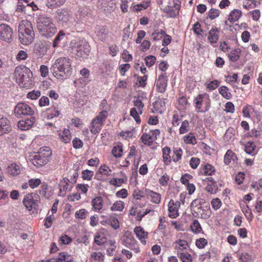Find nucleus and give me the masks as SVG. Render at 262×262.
<instances>
[{
  "mask_svg": "<svg viewBox=\"0 0 262 262\" xmlns=\"http://www.w3.org/2000/svg\"><path fill=\"white\" fill-rule=\"evenodd\" d=\"M88 215V212L84 209H81L77 211L75 213V216L76 219H84Z\"/></svg>",
  "mask_w": 262,
  "mask_h": 262,
  "instance_id": "nucleus-52",
  "label": "nucleus"
},
{
  "mask_svg": "<svg viewBox=\"0 0 262 262\" xmlns=\"http://www.w3.org/2000/svg\"><path fill=\"white\" fill-rule=\"evenodd\" d=\"M237 160L236 155L231 149L228 150L224 157V162L227 165L232 162L237 163Z\"/></svg>",
  "mask_w": 262,
  "mask_h": 262,
  "instance_id": "nucleus-25",
  "label": "nucleus"
},
{
  "mask_svg": "<svg viewBox=\"0 0 262 262\" xmlns=\"http://www.w3.org/2000/svg\"><path fill=\"white\" fill-rule=\"evenodd\" d=\"M12 127L7 117L0 115V136L9 133Z\"/></svg>",
  "mask_w": 262,
  "mask_h": 262,
  "instance_id": "nucleus-15",
  "label": "nucleus"
},
{
  "mask_svg": "<svg viewBox=\"0 0 262 262\" xmlns=\"http://www.w3.org/2000/svg\"><path fill=\"white\" fill-rule=\"evenodd\" d=\"M58 259L59 262H72V257L65 253H60L58 255Z\"/></svg>",
  "mask_w": 262,
  "mask_h": 262,
  "instance_id": "nucleus-58",
  "label": "nucleus"
},
{
  "mask_svg": "<svg viewBox=\"0 0 262 262\" xmlns=\"http://www.w3.org/2000/svg\"><path fill=\"white\" fill-rule=\"evenodd\" d=\"M134 232L137 237L140 241L143 244H146V239L148 237V232L141 226H137L134 228Z\"/></svg>",
  "mask_w": 262,
  "mask_h": 262,
  "instance_id": "nucleus-20",
  "label": "nucleus"
},
{
  "mask_svg": "<svg viewBox=\"0 0 262 262\" xmlns=\"http://www.w3.org/2000/svg\"><path fill=\"white\" fill-rule=\"evenodd\" d=\"M92 203L94 209L96 211H99L102 208L103 200L102 197L96 196L92 200Z\"/></svg>",
  "mask_w": 262,
  "mask_h": 262,
  "instance_id": "nucleus-33",
  "label": "nucleus"
},
{
  "mask_svg": "<svg viewBox=\"0 0 262 262\" xmlns=\"http://www.w3.org/2000/svg\"><path fill=\"white\" fill-rule=\"evenodd\" d=\"M174 248L177 255L185 252L189 248L188 242L183 239H180L177 240L174 243Z\"/></svg>",
  "mask_w": 262,
  "mask_h": 262,
  "instance_id": "nucleus-21",
  "label": "nucleus"
},
{
  "mask_svg": "<svg viewBox=\"0 0 262 262\" xmlns=\"http://www.w3.org/2000/svg\"><path fill=\"white\" fill-rule=\"evenodd\" d=\"M190 227L192 232L195 233H200L202 230L200 224L197 220H194L193 221V222L191 224Z\"/></svg>",
  "mask_w": 262,
  "mask_h": 262,
  "instance_id": "nucleus-49",
  "label": "nucleus"
},
{
  "mask_svg": "<svg viewBox=\"0 0 262 262\" xmlns=\"http://www.w3.org/2000/svg\"><path fill=\"white\" fill-rule=\"evenodd\" d=\"M12 29L7 25H0V40L9 41L12 37Z\"/></svg>",
  "mask_w": 262,
  "mask_h": 262,
  "instance_id": "nucleus-11",
  "label": "nucleus"
},
{
  "mask_svg": "<svg viewBox=\"0 0 262 262\" xmlns=\"http://www.w3.org/2000/svg\"><path fill=\"white\" fill-rule=\"evenodd\" d=\"M8 172L13 176H16L18 175L21 172V167L18 164H17L15 163H12L9 166H8Z\"/></svg>",
  "mask_w": 262,
  "mask_h": 262,
  "instance_id": "nucleus-31",
  "label": "nucleus"
},
{
  "mask_svg": "<svg viewBox=\"0 0 262 262\" xmlns=\"http://www.w3.org/2000/svg\"><path fill=\"white\" fill-rule=\"evenodd\" d=\"M194 103L198 112L204 113L209 110L210 107V99L207 93L199 95L195 100Z\"/></svg>",
  "mask_w": 262,
  "mask_h": 262,
  "instance_id": "nucleus-6",
  "label": "nucleus"
},
{
  "mask_svg": "<svg viewBox=\"0 0 262 262\" xmlns=\"http://www.w3.org/2000/svg\"><path fill=\"white\" fill-rule=\"evenodd\" d=\"M72 188V186L70 184V180L67 178H64L59 184V195L64 196L67 192L71 190Z\"/></svg>",
  "mask_w": 262,
  "mask_h": 262,
  "instance_id": "nucleus-14",
  "label": "nucleus"
},
{
  "mask_svg": "<svg viewBox=\"0 0 262 262\" xmlns=\"http://www.w3.org/2000/svg\"><path fill=\"white\" fill-rule=\"evenodd\" d=\"M170 152L171 149L169 147L166 146L163 149V159L166 165H169L171 162Z\"/></svg>",
  "mask_w": 262,
  "mask_h": 262,
  "instance_id": "nucleus-36",
  "label": "nucleus"
},
{
  "mask_svg": "<svg viewBox=\"0 0 262 262\" xmlns=\"http://www.w3.org/2000/svg\"><path fill=\"white\" fill-rule=\"evenodd\" d=\"M54 219L55 216L54 215L52 214H49V216H48L46 217L44 224V225L46 227V228H49L50 227H51L53 223V221H54Z\"/></svg>",
  "mask_w": 262,
  "mask_h": 262,
  "instance_id": "nucleus-63",
  "label": "nucleus"
},
{
  "mask_svg": "<svg viewBox=\"0 0 262 262\" xmlns=\"http://www.w3.org/2000/svg\"><path fill=\"white\" fill-rule=\"evenodd\" d=\"M134 105L137 107L139 113L140 114L142 112V109L144 107V104L142 102L140 97H138L134 101Z\"/></svg>",
  "mask_w": 262,
  "mask_h": 262,
  "instance_id": "nucleus-56",
  "label": "nucleus"
},
{
  "mask_svg": "<svg viewBox=\"0 0 262 262\" xmlns=\"http://www.w3.org/2000/svg\"><path fill=\"white\" fill-rule=\"evenodd\" d=\"M219 92L221 95L227 99H230L231 95L229 92V89L225 86H222L219 89Z\"/></svg>",
  "mask_w": 262,
  "mask_h": 262,
  "instance_id": "nucleus-47",
  "label": "nucleus"
},
{
  "mask_svg": "<svg viewBox=\"0 0 262 262\" xmlns=\"http://www.w3.org/2000/svg\"><path fill=\"white\" fill-rule=\"evenodd\" d=\"M163 11L169 17H174L179 14V5L175 4L173 7L167 6L163 9Z\"/></svg>",
  "mask_w": 262,
  "mask_h": 262,
  "instance_id": "nucleus-28",
  "label": "nucleus"
},
{
  "mask_svg": "<svg viewBox=\"0 0 262 262\" xmlns=\"http://www.w3.org/2000/svg\"><path fill=\"white\" fill-rule=\"evenodd\" d=\"M106 242L103 233L100 232L97 233L95 237V242L98 245H102Z\"/></svg>",
  "mask_w": 262,
  "mask_h": 262,
  "instance_id": "nucleus-44",
  "label": "nucleus"
},
{
  "mask_svg": "<svg viewBox=\"0 0 262 262\" xmlns=\"http://www.w3.org/2000/svg\"><path fill=\"white\" fill-rule=\"evenodd\" d=\"M108 115V112L106 111H101L95 118L96 119L103 124Z\"/></svg>",
  "mask_w": 262,
  "mask_h": 262,
  "instance_id": "nucleus-54",
  "label": "nucleus"
},
{
  "mask_svg": "<svg viewBox=\"0 0 262 262\" xmlns=\"http://www.w3.org/2000/svg\"><path fill=\"white\" fill-rule=\"evenodd\" d=\"M183 140L186 144L195 145L197 143L196 139L193 133H189L188 135L184 136Z\"/></svg>",
  "mask_w": 262,
  "mask_h": 262,
  "instance_id": "nucleus-37",
  "label": "nucleus"
},
{
  "mask_svg": "<svg viewBox=\"0 0 262 262\" xmlns=\"http://www.w3.org/2000/svg\"><path fill=\"white\" fill-rule=\"evenodd\" d=\"M165 32L162 30L160 31H156L153 32L151 36L154 40H159L165 35Z\"/></svg>",
  "mask_w": 262,
  "mask_h": 262,
  "instance_id": "nucleus-55",
  "label": "nucleus"
},
{
  "mask_svg": "<svg viewBox=\"0 0 262 262\" xmlns=\"http://www.w3.org/2000/svg\"><path fill=\"white\" fill-rule=\"evenodd\" d=\"M123 147L120 143L115 145L112 150V154L116 158H120L122 156Z\"/></svg>",
  "mask_w": 262,
  "mask_h": 262,
  "instance_id": "nucleus-35",
  "label": "nucleus"
},
{
  "mask_svg": "<svg viewBox=\"0 0 262 262\" xmlns=\"http://www.w3.org/2000/svg\"><path fill=\"white\" fill-rule=\"evenodd\" d=\"M70 47L73 52L79 57L88 56L90 51V45L84 39H75L72 40L70 43Z\"/></svg>",
  "mask_w": 262,
  "mask_h": 262,
  "instance_id": "nucleus-4",
  "label": "nucleus"
},
{
  "mask_svg": "<svg viewBox=\"0 0 262 262\" xmlns=\"http://www.w3.org/2000/svg\"><path fill=\"white\" fill-rule=\"evenodd\" d=\"M14 113L16 116L21 117L23 116H32L34 110L27 104L23 102L18 103L14 109Z\"/></svg>",
  "mask_w": 262,
  "mask_h": 262,
  "instance_id": "nucleus-8",
  "label": "nucleus"
},
{
  "mask_svg": "<svg viewBox=\"0 0 262 262\" xmlns=\"http://www.w3.org/2000/svg\"><path fill=\"white\" fill-rule=\"evenodd\" d=\"M56 127H54L52 129L54 133H56L58 136V139L62 143L67 144L70 142L72 139V135L70 130L67 128L63 129L55 130Z\"/></svg>",
  "mask_w": 262,
  "mask_h": 262,
  "instance_id": "nucleus-10",
  "label": "nucleus"
},
{
  "mask_svg": "<svg viewBox=\"0 0 262 262\" xmlns=\"http://www.w3.org/2000/svg\"><path fill=\"white\" fill-rule=\"evenodd\" d=\"M160 134V131L159 129L150 130L148 133H144L141 139L144 144L150 146L157 140V136Z\"/></svg>",
  "mask_w": 262,
  "mask_h": 262,
  "instance_id": "nucleus-9",
  "label": "nucleus"
},
{
  "mask_svg": "<svg viewBox=\"0 0 262 262\" xmlns=\"http://www.w3.org/2000/svg\"><path fill=\"white\" fill-rule=\"evenodd\" d=\"M245 151L247 154L255 155L256 154V145L252 141H249L245 145Z\"/></svg>",
  "mask_w": 262,
  "mask_h": 262,
  "instance_id": "nucleus-34",
  "label": "nucleus"
},
{
  "mask_svg": "<svg viewBox=\"0 0 262 262\" xmlns=\"http://www.w3.org/2000/svg\"><path fill=\"white\" fill-rule=\"evenodd\" d=\"M13 76L16 82L20 87L28 89L32 86L33 74L31 70L26 66L16 67Z\"/></svg>",
  "mask_w": 262,
  "mask_h": 262,
  "instance_id": "nucleus-3",
  "label": "nucleus"
},
{
  "mask_svg": "<svg viewBox=\"0 0 262 262\" xmlns=\"http://www.w3.org/2000/svg\"><path fill=\"white\" fill-rule=\"evenodd\" d=\"M167 79L165 73L159 75L156 81V86L160 93H163L167 87Z\"/></svg>",
  "mask_w": 262,
  "mask_h": 262,
  "instance_id": "nucleus-19",
  "label": "nucleus"
},
{
  "mask_svg": "<svg viewBox=\"0 0 262 262\" xmlns=\"http://www.w3.org/2000/svg\"><path fill=\"white\" fill-rule=\"evenodd\" d=\"M182 150L180 148H175L173 151L172 159L174 162H177L181 159Z\"/></svg>",
  "mask_w": 262,
  "mask_h": 262,
  "instance_id": "nucleus-51",
  "label": "nucleus"
},
{
  "mask_svg": "<svg viewBox=\"0 0 262 262\" xmlns=\"http://www.w3.org/2000/svg\"><path fill=\"white\" fill-rule=\"evenodd\" d=\"M65 33L63 31H60L55 38L54 40L53 43V47H56L59 46L60 41L62 40L65 37Z\"/></svg>",
  "mask_w": 262,
  "mask_h": 262,
  "instance_id": "nucleus-46",
  "label": "nucleus"
},
{
  "mask_svg": "<svg viewBox=\"0 0 262 262\" xmlns=\"http://www.w3.org/2000/svg\"><path fill=\"white\" fill-rule=\"evenodd\" d=\"M108 225H110L115 229H117L119 227V222L118 219L113 215L109 216Z\"/></svg>",
  "mask_w": 262,
  "mask_h": 262,
  "instance_id": "nucleus-48",
  "label": "nucleus"
},
{
  "mask_svg": "<svg viewBox=\"0 0 262 262\" xmlns=\"http://www.w3.org/2000/svg\"><path fill=\"white\" fill-rule=\"evenodd\" d=\"M51 70L53 75L57 79L66 78L72 72L71 60L66 57H59L55 61Z\"/></svg>",
  "mask_w": 262,
  "mask_h": 262,
  "instance_id": "nucleus-2",
  "label": "nucleus"
},
{
  "mask_svg": "<svg viewBox=\"0 0 262 262\" xmlns=\"http://www.w3.org/2000/svg\"><path fill=\"white\" fill-rule=\"evenodd\" d=\"M125 207V203L122 201H117L113 204L110 209L112 211H122Z\"/></svg>",
  "mask_w": 262,
  "mask_h": 262,
  "instance_id": "nucleus-39",
  "label": "nucleus"
},
{
  "mask_svg": "<svg viewBox=\"0 0 262 262\" xmlns=\"http://www.w3.org/2000/svg\"><path fill=\"white\" fill-rule=\"evenodd\" d=\"M35 122L34 117L25 120H20L18 122L17 125L19 128L21 130H28L32 127Z\"/></svg>",
  "mask_w": 262,
  "mask_h": 262,
  "instance_id": "nucleus-24",
  "label": "nucleus"
},
{
  "mask_svg": "<svg viewBox=\"0 0 262 262\" xmlns=\"http://www.w3.org/2000/svg\"><path fill=\"white\" fill-rule=\"evenodd\" d=\"M34 33L19 34V39L21 43L24 45L30 44L33 40Z\"/></svg>",
  "mask_w": 262,
  "mask_h": 262,
  "instance_id": "nucleus-27",
  "label": "nucleus"
},
{
  "mask_svg": "<svg viewBox=\"0 0 262 262\" xmlns=\"http://www.w3.org/2000/svg\"><path fill=\"white\" fill-rule=\"evenodd\" d=\"M215 168L212 165L207 164L200 168L199 174L201 176H211L215 172Z\"/></svg>",
  "mask_w": 262,
  "mask_h": 262,
  "instance_id": "nucleus-26",
  "label": "nucleus"
},
{
  "mask_svg": "<svg viewBox=\"0 0 262 262\" xmlns=\"http://www.w3.org/2000/svg\"><path fill=\"white\" fill-rule=\"evenodd\" d=\"M180 258L182 262H192L193 258L191 254L186 252H183L177 255Z\"/></svg>",
  "mask_w": 262,
  "mask_h": 262,
  "instance_id": "nucleus-42",
  "label": "nucleus"
},
{
  "mask_svg": "<svg viewBox=\"0 0 262 262\" xmlns=\"http://www.w3.org/2000/svg\"><path fill=\"white\" fill-rule=\"evenodd\" d=\"M242 12L238 9L233 10L229 14L228 20L231 23L237 21L242 16Z\"/></svg>",
  "mask_w": 262,
  "mask_h": 262,
  "instance_id": "nucleus-32",
  "label": "nucleus"
},
{
  "mask_svg": "<svg viewBox=\"0 0 262 262\" xmlns=\"http://www.w3.org/2000/svg\"><path fill=\"white\" fill-rule=\"evenodd\" d=\"M33 33V28L31 23L27 20L21 21L18 26V33Z\"/></svg>",
  "mask_w": 262,
  "mask_h": 262,
  "instance_id": "nucleus-18",
  "label": "nucleus"
},
{
  "mask_svg": "<svg viewBox=\"0 0 262 262\" xmlns=\"http://www.w3.org/2000/svg\"><path fill=\"white\" fill-rule=\"evenodd\" d=\"M241 50L239 49L232 50L228 55L230 60L235 62L239 58Z\"/></svg>",
  "mask_w": 262,
  "mask_h": 262,
  "instance_id": "nucleus-40",
  "label": "nucleus"
},
{
  "mask_svg": "<svg viewBox=\"0 0 262 262\" xmlns=\"http://www.w3.org/2000/svg\"><path fill=\"white\" fill-rule=\"evenodd\" d=\"M56 18L57 20L63 23H67L71 18L70 11L65 9H58L56 12Z\"/></svg>",
  "mask_w": 262,
  "mask_h": 262,
  "instance_id": "nucleus-17",
  "label": "nucleus"
},
{
  "mask_svg": "<svg viewBox=\"0 0 262 262\" xmlns=\"http://www.w3.org/2000/svg\"><path fill=\"white\" fill-rule=\"evenodd\" d=\"M180 202L178 201H174L171 199L168 203L169 216L171 218H176L179 215L178 210L180 207Z\"/></svg>",
  "mask_w": 262,
  "mask_h": 262,
  "instance_id": "nucleus-13",
  "label": "nucleus"
},
{
  "mask_svg": "<svg viewBox=\"0 0 262 262\" xmlns=\"http://www.w3.org/2000/svg\"><path fill=\"white\" fill-rule=\"evenodd\" d=\"M241 208L247 220L249 222H251L253 219V215L251 210L244 201L241 203Z\"/></svg>",
  "mask_w": 262,
  "mask_h": 262,
  "instance_id": "nucleus-29",
  "label": "nucleus"
},
{
  "mask_svg": "<svg viewBox=\"0 0 262 262\" xmlns=\"http://www.w3.org/2000/svg\"><path fill=\"white\" fill-rule=\"evenodd\" d=\"M190 130V126L187 120H184L182 122L179 129V133L180 134H184L187 133Z\"/></svg>",
  "mask_w": 262,
  "mask_h": 262,
  "instance_id": "nucleus-43",
  "label": "nucleus"
},
{
  "mask_svg": "<svg viewBox=\"0 0 262 262\" xmlns=\"http://www.w3.org/2000/svg\"><path fill=\"white\" fill-rule=\"evenodd\" d=\"M103 124L96 119L94 118L91 123V125L90 126V129L91 133L93 134H98L100 130L101 129V127Z\"/></svg>",
  "mask_w": 262,
  "mask_h": 262,
  "instance_id": "nucleus-30",
  "label": "nucleus"
},
{
  "mask_svg": "<svg viewBox=\"0 0 262 262\" xmlns=\"http://www.w3.org/2000/svg\"><path fill=\"white\" fill-rule=\"evenodd\" d=\"M112 170L105 164L101 165L99 168V173L106 177L112 176Z\"/></svg>",
  "mask_w": 262,
  "mask_h": 262,
  "instance_id": "nucleus-41",
  "label": "nucleus"
},
{
  "mask_svg": "<svg viewBox=\"0 0 262 262\" xmlns=\"http://www.w3.org/2000/svg\"><path fill=\"white\" fill-rule=\"evenodd\" d=\"M49 115L48 117L49 118H52L53 117H57L60 114V110L58 108L53 107L49 110Z\"/></svg>",
  "mask_w": 262,
  "mask_h": 262,
  "instance_id": "nucleus-57",
  "label": "nucleus"
},
{
  "mask_svg": "<svg viewBox=\"0 0 262 262\" xmlns=\"http://www.w3.org/2000/svg\"><path fill=\"white\" fill-rule=\"evenodd\" d=\"M169 181V176L166 173L164 174L159 180V183L163 186H166Z\"/></svg>",
  "mask_w": 262,
  "mask_h": 262,
  "instance_id": "nucleus-64",
  "label": "nucleus"
},
{
  "mask_svg": "<svg viewBox=\"0 0 262 262\" xmlns=\"http://www.w3.org/2000/svg\"><path fill=\"white\" fill-rule=\"evenodd\" d=\"M98 38L101 40H105L107 37V31L103 27H100L96 31Z\"/></svg>",
  "mask_w": 262,
  "mask_h": 262,
  "instance_id": "nucleus-38",
  "label": "nucleus"
},
{
  "mask_svg": "<svg viewBox=\"0 0 262 262\" xmlns=\"http://www.w3.org/2000/svg\"><path fill=\"white\" fill-rule=\"evenodd\" d=\"M28 3H29V1L18 0V3L16 8V11L22 12L24 11V9L25 8L26 6H27V4Z\"/></svg>",
  "mask_w": 262,
  "mask_h": 262,
  "instance_id": "nucleus-53",
  "label": "nucleus"
},
{
  "mask_svg": "<svg viewBox=\"0 0 262 262\" xmlns=\"http://www.w3.org/2000/svg\"><path fill=\"white\" fill-rule=\"evenodd\" d=\"M188 105V101L185 97L182 96L179 98L178 108L180 110H184Z\"/></svg>",
  "mask_w": 262,
  "mask_h": 262,
  "instance_id": "nucleus-45",
  "label": "nucleus"
},
{
  "mask_svg": "<svg viewBox=\"0 0 262 262\" xmlns=\"http://www.w3.org/2000/svg\"><path fill=\"white\" fill-rule=\"evenodd\" d=\"M122 240L123 245L127 248H128L136 253L140 252L137 242L130 232L127 231L125 232L123 236Z\"/></svg>",
  "mask_w": 262,
  "mask_h": 262,
  "instance_id": "nucleus-7",
  "label": "nucleus"
},
{
  "mask_svg": "<svg viewBox=\"0 0 262 262\" xmlns=\"http://www.w3.org/2000/svg\"><path fill=\"white\" fill-rule=\"evenodd\" d=\"M104 255L100 252H94L91 254V258L95 260L99 261H101L103 260L104 259Z\"/></svg>",
  "mask_w": 262,
  "mask_h": 262,
  "instance_id": "nucleus-60",
  "label": "nucleus"
},
{
  "mask_svg": "<svg viewBox=\"0 0 262 262\" xmlns=\"http://www.w3.org/2000/svg\"><path fill=\"white\" fill-rule=\"evenodd\" d=\"M94 175V172L89 170H83L82 172V177L84 180H91L93 176Z\"/></svg>",
  "mask_w": 262,
  "mask_h": 262,
  "instance_id": "nucleus-62",
  "label": "nucleus"
},
{
  "mask_svg": "<svg viewBox=\"0 0 262 262\" xmlns=\"http://www.w3.org/2000/svg\"><path fill=\"white\" fill-rule=\"evenodd\" d=\"M52 155L51 149L48 147H43L32 159V164L37 167L46 164Z\"/></svg>",
  "mask_w": 262,
  "mask_h": 262,
  "instance_id": "nucleus-5",
  "label": "nucleus"
},
{
  "mask_svg": "<svg viewBox=\"0 0 262 262\" xmlns=\"http://www.w3.org/2000/svg\"><path fill=\"white\" fill-rule=\"evenodd\" d=\"M219 38V30L216 27H212L208 34V41L213 45L217 42Z\"/></svg>",
  "mask_w": 262,
  "mask_h": 262,
  "instance_id": "nucleus-23",
  "label": "nucleus"
},
{
  "mask_svg": "<svg viewBox=\"0 0 262 262\" xmlns=\"http://www.w3.org/2000/svg\"><path fill=\"white\" fill-rule=\"evenodd\" d=\"M145 194L147 198L152 203L158 204L160 203L161 199V195L159 193L153 191L149 189H146Z\"/></svg>",
  "mask_w": 262,
  "mask_h": 262,
  "instance_id": "nucleus-22",
  "label": "nucleus"
},
{
  "mask_svg": "<svg viewBox=\"0 0 262 262\" xmlns=\"http://www.w3.org/2000/svg\"><path fill=\"white\" fill-rule=\"evenodd\" d=\"M36 195L35 194L29 193L24 197L23 203L26 209L29 211L36 207V201L34 199Z\"/></svg>",
  "mask_w": 262,
  "mask_h": 262,
  "instance_id": "nucleus-16",
  "label": "nucleus"
},
{
  "mask_svg": "<svg viewBox=\"0 0 262 262\" xmlns=\"http://www.w3.org/2000/svg\"><path fill=\"white\" fill-rule=\"evenodd\" d=\"M252 136L258 137L262 136V123L258 124L251 132Z\"/></svg>",
  "mask_w": 262,
  "mask_h": 262,
  "instance_id": "nucleus-50",
  "label": "nucleus"
},
{
  "mask_svg": "<svg viewBox=\"0 0 262 262\" xmlns=\"http://www.w3.org/2000/svg\"><path fill=\"white\" fill-rule=\"evenodd\" d=\"M97 6L106 13H111L116 7L113 0H98Z\"/></svg>",
  "mask_w": 262,
  "mask_h": 262,
  "instance_id": "nucleus-12",
  "label": "nucleus"
},
{
  "mask_svg": "<svg viewBox=\"0 0 262 262\" xmlns=\"http://www.w3.org/2000/svg\"><path fill=\"white\" fill-rule=\"evenodd\" d=\"M41 183L39 179H31L28 181V184L31 188H35L38 186Z\"/></svg>",
  "mask_w": 262,
  "mask_h": 262,
  "instance_id": "nucleus-61",
  "label": "nucleus"
},
{
  "mask_svg": "<svg viewBox=\"0 0 262 262\" xmlns=\"http://www.w3.org/2000/svg\"><path fill=\"white\" fill-rule=\"evenodd\" d=\"M145 61L146 65L148 67H150L155 64L156 58L154 56L149 55L145 58Z\"/></svg>",
  "mask_w": 262,
  "mask_h": 262,
  "instance_id": "nucleus-59",
  "label": "nucleus"
},
{
  "mask_svg": "<svg viewBox=\"0 0 262 262\" xmlns=\"http://www.w3.org/2000/svg\"><path fill=\"white\" fill-rule=\"evenodd\" d=\"M36 27L40 35L46 38L52 37L57 31L52 17L44 14L38 16Z\"/></svg>",
  "mask_w": 262,
  "mask_h": 262,
  "instance_id": "nucleus-1",
  "label": "nucleus"
}]
</instances>
